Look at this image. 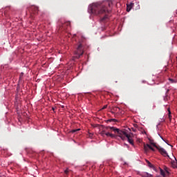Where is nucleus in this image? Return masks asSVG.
Listing matches in <instances>:
<instances>
[{"label":"nucleus","instance_id":"obj_30","mask_svg":"<svg viewBox=\"0 0 177 177\" xmlns=\"http://www.w3.org/2000/svg\"><path fill=\"white\" fill-rule=\"evenodd\" d=\"M176 59H177V57H176Z\"/></svg>","mask_w":177,"mask_h":177},{"label":"nucleus","instance_id":"obj_27","mask_svg":"<svg viewBox=\"0 0 177 177\" xmlns=\"http://www.w3.org/2000/svg\"><path fill=\"white\" fill-rule=\"evenodd\" d=\"M161 138H162V139H164V138H162V137H161Z\"/></svg>","mask_w":177,"mask_h":177},{"label":"nucleus","instance_id":"obj_14","mask_svg":"<svg viewBox=\"0 0 177 177\" xmlns=\"http://www.w3.org/2000/svg\"><path fill=\"white\" fill-rule=\"evenodd\" d=\"M168 114H169V121L171 122L172 116L171 115V111H170L169 109H168Z\"/></svg>","mask_w":177,"mask_h":177},{"label":"nucleus","instance_id":"obj_18","mask_svg":"<svg viewBox=\"0 0 177 177\" xmlns=\"http://www.w3.org/2000/svg\"><path fill=\"white\" fill-rule=\"evenodd\" d=\"M164 100H165V101L167 100V95H166V96L165 97Z\"/></svg>","mask_w":177,"mask_h":177},{"label":"nucleus","instance_id":"obj_22","mask_svg":"<svg viewBox=\"0 0 177 177\" xmlns=\"http://www.w3.org/2000/svg\"><path fill=\"white\" fill-rule=\"evenodd\" d=\"M124 145L127 147H129V145H127V144H124Z\"/></svg>","mask_w":177,"mask_h":177},{"label":"nucleus","instance_id":"obj_7","mask_svg":"<svg viewBox=\"0 0 177 177\" xmlns=\"http://www.w3.org/2000/svg\"><path fill=\"white\" fill-rule=\"evenodd\" d=\"M149 149H150V145L149 144L144 145V149H145V153H147L149 151Z\"/></svg>","mask_w":177,"mask_h":177},{"label":"nucleus","instance_id":"obj_20","mask_svg":"<svg viewBox=\"0 0 177 177\" xmlns=\"http://www.w3.org/2000/svg\"><path fill=\"white\" fill-rule=\"evenodd\" d=\"M70 24H71L70 21H68L67 22V26H70Z\"/></svg>","mask_w":177,"mask_h":177},{"label":"nucleus","instance_id":"obj_19","mask_svg":"<svg viewBox=\"0 0 177 177\" xmlns=\"http://www.w3.org/2000/svg\"><path fill=\"white\" fill-rule=\"evenodd\" d=\"M169 80L171 82H176L174 80L172 79H169Z\"/></svg>","mask_w":177,"mask_h":177},{"label":"nucleus","instance_id":"obj_23","mask_svg":"<svg viewBox=\"0 0 177 177\" xmlns=\"http://www.w3.org/2000/svg\"><path fill=\"white\" fill-rule=\"evenodd\" d=\"M64 172L66 174V173H67V169H66V170L64 171Z\"/></svg>","mask_w":177,"mask_h":177},{"label":"nucleus","instance_id":"obj_8","mask_svg":"<svg viewBox=\"0 0 177 177\" xmlns=\"http://www.w3.org/2000/svg\"><path fill=\"white\" fill-rule=\"evenodd\" d=\"M175 160L171 161V164L174 168H177V160L176 157H174Z\"/></svg>","mask_w":177,"mask_h":177},{"label":"nucleus","instance_id":"obj_3","mask_svg":"<svg viewBox=\"0 0 177 177\" xmlns=\"http://www.w3.org/2000/svg\"><path fill=\"white\" fill-rule=\"evenodd\" d=\"M84 54V50H83V46L82 44H80L77 48V50L75 52V58L79 59L80 58L81 56H82Z\"/></svg>","mask_w":177,"mask_h":177},{"label":"nucleus","instance_id":"obj_6","mask_svg":"<svg viewBox=\"0 0 177 177\" xmlns=\"http://www.w3.org/2000/svg\"><path fill=\"white\" fill-rule=\"evenodd\" d=\"M134 6L133 3H131L130 4H127V11L130 12L132 7Z\"/></svg>","mask_w":177,"mask_h":177},{"label":"nucleus","instance_id":"obj_10","mask_svg":"<svg viewBox=\"0 0 177 177\" xmlns=\"http://www.w3.org/2000/svg\"><path fill=\"white\" fill-rule=\"evenodd\" d=\"M142 177H153V176L151 174H148V173H144L142 174Z\"/></svg>","mask_w":177,"mask_h":177},{"label":"nucleus","instance_id":"obj_17","mask_svg":"<svg viewBox=\"0 0 177 177\" xmlns=\"http://www.w3.org/2000/svg\"><path fill=\"white\" fill-rule=\"evenodd\" d=\"M106 108H107V105H105V106H103V108L102 109L103 110V109H105Z\"/></svg>","mask_w":177,"mask_h":177},{"label":"nucleus","instance_id":"obj_9","mask_svg":"<svg viewBox=\"0 0 177 177\" xmlns=\"http://www.w3.org/2000/svg\"><path fill=\"white\" fill-rule=\"evenodd\" d=\"M105 136H106L107 137L115 138V136L113 134H111V133H109V131L107 133L106 131Z\"/></svg>","mask_w":177,"mask_h":177},{"label":"nucleus","instance_id":"obj_28","mask_svg":"<svg viewBox=\"0 0 177 177\" xmlns=\"http://www.w3.org/2000/svg\"><path fill=\"white\" fill-rule=\"evenodd\" d=\"M68 37H69V36H68Z\"/></svg>","mask_w":177,"mask_h":177},{"label":"nucleus","instance_id":"obj_25","mask_svg":"<svg viewBox=\"0 0 177 177\" xmlns=\"http://www.w3.org/2000/svg\"><path fill=\"white\" fill-rule=\"evenodd\" d=\"M117 109H120V108H116V111H117Z\"/></svg>","mask_w":177,"mask_h":177},{"label":"nucleus","instance_id":"obj_2","mask_svg":"<svg viewBox=\"0 0 177 177\" xmlns=\"http://www.w3.org/2000/svg\"><path fill=\"white\" fill-rule=\"evenodd\" d=\"M106 130L110 129L111 131H113L115 133H117L118 135V136L122 140H124L127 139L128 142L132 146H134L133 140H132V138H131V136L127 134L126 131H123L122 130H121L118 128H116L115 127H110V126L106 127Z\"/></svg>","mask_w":177,"mask_h":177},{"label":"nucleus","instance_id":"obj_29","mask_svg":"<svg viewBox=\"0 0 177 177\" xmlns=\"http://www.w3.org/2000/svg\"><path fill=\"white\" fill-rule=\"evenodd\" d=\"M129 177H131V176H129Z\"/></svg>","mask_w":177,"mask_h":177},{"label":"nucleus","instance_id":"obj_16","mask_svg":"<svg viewBox=\"0 0 177 177\" xmlns=\"http://www.w3.org/2000/svg\"><path fill=\"white\" fill-rule=\"evenodd\" d=\"M149 149L152 150V151H154V149L151 145H149Z\"/></svg>","mask_w":177,"mask_h":177},{"label":"nucleus","instance_id":"obj_24","mask_svg":"<svg viewBox=\"0 0 177 177\" xmlns=\"http://www.w3.org/2000/svg\"><path fill=\"white\" fill-rule=\"evenodd\" d=\"M169 92V89L167 91V93Z\"/></svg>","mask_w":177,"mask_h":177},{"label":"nucleus","instance_id":"obj_26","mask_svg":"<svg viewBox=\"0 0 177 177\" xmlns=\"http://www.w3.org/2000/svg\"><path fill=\"white\" fill-rule=\"evenodd\" d=\"M156 177H161L160 176H157Z\"/></svg>","mask_w":177,"mask_h":177},{"label":"nucleus","instance_id":"obj_11","mask_svg":"<svg viewBox=\"0 0 177 177\" xmlns=\"http://www.w3.org/2000/svg\"><path fill=\"white\" fill-rule=\"evenodd\" d=\"M100 134L102 137H104V136H106V130H105V129L102 130V131H101V132L100 133Z\"/></svg>","mask_w":177,"mask_h":177},{"label":"nucleus","instance_id":"obj_15","mask_svg":"<svg viewBox=\"0 0 177 177\" xmlns=\"http://www.w3.org/2000/svg\"><path fill=\"white\" fill-rule=\"evenodd\" d=\"M108 122H117L116 119H110L107 120Z\"/></svg>","mask_w":177,"mask_h":177},{"label":"nucleus","instance_id":"obj_12","mask_svg":"<svg viewBox=\"0 0 177 177\" xmlns=\"http://www.w3.org/2000/svg\"><path fill=\"white\" fill-rule=\"evenodd\" d=\"M80 131V129H72L71 131H69V133H75L77 131Z\"/></svg>","mask_w":177,"mask_h":177},{"label":"nucleus","instance_id":"obj_4","mask_svg":"<svg viewBox=\"0 0 177 177\" xmlns=\"http://www.w3.org/2000/svg\"><path fill=\"white\" fill-rule=\"evenodd\" d=\"M151 145H152L153 147L158 150L159 153L164 157H169L167 152L165 151V149L160 146H156L155 143L151 142Z\"/></svg>","mask_w":177,"mask_h":177},{"label":"nucleus","instance_id":"obj_1","mask_svg":"<svg viewBox=\"0 0 177 177\" xmlns=\"http://www.w3.org/2000/svg\"><path fill=\"white\" fill-rule=\"evenodd\" d=\"M111 1H106L103 3H96L89 7V10L92 14L95 15H104L100 19L101 22H105L108 19V13L111 10Z\"/></svg>","mask_w":177,"mask_h":177},{"label":"nucleus","instance_id":"obj_21","mask_svg":"<svg viewBox=\"0 0 177 177\" xmlns=\"http://www.w3.org/2000/svg\"><path fill=\"white\" fill-rule=\"evenodd\" d=\"M134 127H135L136 128H138V126L137 124H134Z\"/></svg>","mask_w":177,"mask_h":177},{"label":"nucleus","instance_id":"obj_13","mask_svg":"<svg viewBox=\"0 0 177 177\" xmlns=\"http://www.w3.org/2000/svg\"><path fill=\"white\" fill-rule=\"evenodd\" d=\"M147 163H148V167H149L150 168H152L153 167L151 162L148 160H147Z\"/></svg>","mask_w":177,"mask_h":177},{"label":"nucleus","instance_id":"obj_5","mask_svg":"<svg viewBox=\"0 0 177 177\" xmlns=\"http://www.w3.org/2000/svg\"><path fill=\"white\" fill-rule=\"evenodd\" d=\"M160 174L163 176V177H167V176H169V173L166 171H164V170H162V169H160Z\"/></svg>","mask_w":177,"mask_h":177}]
</instances>
